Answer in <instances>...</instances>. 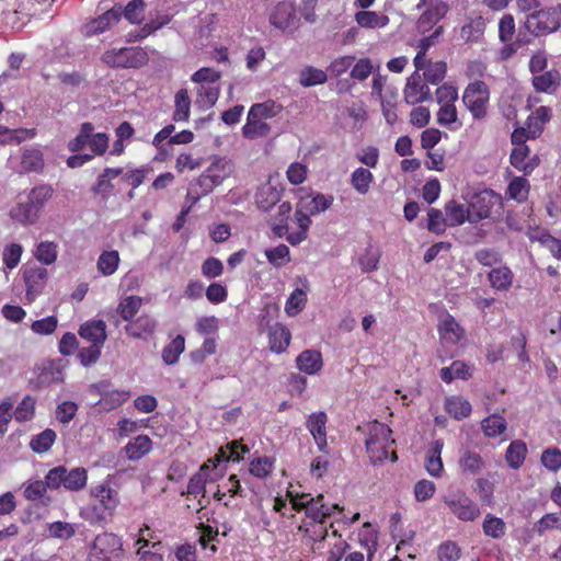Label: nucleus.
I'll list each match as a JSON object with an SVG mask.
<instances>
[{"instance_id": "a211bd4d", "label": "nucleus", "mask_w": 561, "mask_h": 561, "mask_svg": "<svg viewBox=\"0 0 561 561\" xmlns=\"http://www.w3.org/2000/svg\"><path fill=\"white\" fill-rule=\"evenodd\" d=\"M437 331L442 343L448 345H457L466 334L465 329L449 313L439 322Z\"/></svg>"}, {"instance_id": "4c0bfd02", "label": "nucleus", "mask_w": 561, "mask_h": 561, "mask_svg": "<svg viewBox=\"0 0 561 561\" xmlns=\"http://www.w3.org/2000/svg\"><path fill=\"white\" fill-rule=\"evenodd\" d=\"M443 447V439L434 440L428 450V456L426 457V471L434 478H440L444 471V466L440 457Z\"/></svg>"}, {"instance_id": "8fccbe9b", "label": "nucleus", "mask_w": 561, "mask_h": 561, "mask_svg": "<svg viewBox=\"0 0 561 561\" xmlns=\"http://www.w3.org/2000/svg\"><path fill=\"white\" fill-rule=\"evenodd\" d=\"M185 350V339L183 335H176L162 350V360L165 365H173L179 362L180 355Z\"/></svg>"}, {"instance_id": "2f4dec72", "label": "nucleus", "mask_w": 561, "mask_h": 561, "mask_svg": "<svg viewBox=\"0 0 561 561\" xmlns=\"http://www.w3.org/2000/svg\"><path fill=\"white\" fill-rule=\"evenodd\" d=\"M530 193V183L527 176H513L508 182L505 191L507 199H513L519 204L525 203L528 199Z\"/></svg>"}, {"instance_id": "ea45409f", "label": "nucleus", "mask_w": 561, "mask_h": 561, "mask_svg": "<svg viewBox=\"0 0 561 561\" xmlns=\"http://www.w3.org/2000/svg\"><path fill=\"white\" fill-rule=\"evenodd\" d=\"M528 449L525 442L520 439L513 440L505 453V461L512 469H519L526 459Z\"/></svg>"}, {"instance_id": "6e6552de", "label": "nucleus", "mask_w": 561, "mask_h": 561, "mask_svg": "<svg viewBox=\"0 0 561 561\" xmlns=\"http://www.w3.org/2000/svg\"><path fill=\"white\" fill-rule=\"evenodd\" d=\"M123 557V542L113 533L98 535L91 546V561H121Z\"/></svg>"}, {"instance_id": "603ef678", "label": "nucleus", "mask_w": 561, "mask_h": 561, "mask_svg": "<svg viewBox=\"0 0 561 561\" xmlns=\"http://www.w3.org/2000/svg\"><path fill=\"white\" fill-rule=\"evenodd\" d=\"M130 398V392L127 390H112L102 394L99 404L105 411H112Z\"/></svg>"}, {"instance_id": "c03bdc74", "label": "nucleus", "mask_w": 561, "mask_h": 561, "mask_svg": "<svg viewBox=\"0 0 561 561\" xmlns=\"http://www.w3.org/2000/svg\"><path fill=\"white\" fill-rule=\"evenodd\" d=\"M191 114V98L187 89H180L174 95V111L172 119L174 122H186Z\"/></svg>"}, {"instance_id": "393cba45", "label": "nucleus", "mask_w": 561, "mask_h": 561, "mask_svg": "<svg viewBox=\"0 0 561 561\" xmlns=\"http://www.w3.org/2000/svg\"><path fill=\"white\" fill-rule=\"evenodd\" d=\"M295 16L294 4L289 1L278 2L271 12L270 22L279 30H287Z\"/></svg>"}, {"instance_id": "4d7b16f0", "label": "nucleus", "mask_w": 561, "mask_h": 561, "mask_svg": "<svg viewBox=\"0 0 561 561\" xmlns=\"http://www.w3.org/2000/svg\"><path fill=\"white\" fill-rule=\"evenodd\" d=\"M483 433L488 437H497L506 431L507 423L499 414H492L481 422Z\"/></svg>"}, {"instance_id": "7ed1b4c3", "label": "nucleus", "mask_w": 561, "mask_h": 561, "mask_svg": "<svg viewBox=\"0 0 561 561\" xmlns=\"http://www.w3.org/2000/svg\"><path fill=\"white\" fill-rule=\"evenodd\" d=\"M290 504L297 512H305V518L302 520H324L330 519L334 510L342 511L337 504L331 506L324 503V495L318 494L312 496L310 493H297L293 494L289 492Z\"/></svg>"}, {"instance_id": "774afa93", "label": "nucleus", "mask_w": 561, "mask_h": 561, "mask_svg": "<svg viewBox=\"0 0 561 561\" xmlns=\"http://www.w3.org/2000/svg\"><path fill=\"white\" fill-rule=\"evenodd\" d=\"M540 461L549 471L557 472L561 469V449L550 447L542 451Z\"/></svg>"}, {"instance_id": "cd10ccee", "label": "nucleus", "mask_w": 561, "mask_h": 561, "mask_svg": "<svg viewBox=\"0 0 561 561\" xmlns=\"http://www.w3.org/2000/svg\"><path fill=\"white\" fill-rule=\"evenodd\" d=\"M333 201L334 198L332 195L317 193L313 196L308 195L301 197L297 204L308 211L309 215L314 216L329 209L332 206Z\"/></svg>"}, {"instance_id": "f3484780", "label": "nucleus", "mask_w": 561, "mask_h": 561, "mask_svg": "<svg viewBox=\"0 0 561 561\" xmlns=\"http://www.w3.org/2000/svg\"><path fill=\"white\" fill-rule=\"evenodd\" d=\"M122 16V7H114L95 19H92L84 25L87 36H93L104 33L112 25L119 22Z\"/></svg>"}, {"instance_id": "338daca9", "label": "nucleus", "mask_w": 561, "mask_h": 561, "mask_svg": "<svg viewBox=\"0 0 561 561\" xmlns=\"http://www.w3.org/2000/svg\"><path fill=\"white\" fill-rule=\"evenodd\" d=\"M461 557V549L457 542L446 540L437 548L438 561H458Z\"/></svg>"}, {"instance_id": "423d86ee", "label": "nucleus", "mask_w": 561, "mask_h": 561, "mask_svg": "<svg viewBox=\"0 0 561 561\" xmlns=\"http://www.w3.org/2000/svg\"><path fill=\"white\" fill-rule=\"evenodd\" d=\"M102 60L111 68H140L148 64L149 55L140 46L113 48L103 54Z\"/></svg>"}, {"instance_id": "f704fd0d", "label": "nucleus", "mask_w": 561, "mask_h": 561, "mask_svg": "<svg viewBox=\"0 0 561 561\" xmlns=\"http://www.w3.org/2000/svg\"><path fill=\"white\" fill-rule=\"evenodd\" d=\"M490 286L499 291H507L514 280V274L508 266L494 267L488 273Z\"/></svg>"}, {"instance_id": "4be33fe9", "label": "nucleus", "mask_w": 561, "mask_h": 561, "mask_svg": "<svg viewBox=\"0 0 561 561\" xmlns=\"http://www.w3.org/2000/svg\"><path fill=\"white\" fill-rule=\"evenodd\" d=\"M157 322L149 314H141L125 325V332L133 339H146L154 333Z\"/></svg>"}, {"instance_id": "412c9836", "label": "nucleus", "mask_w": 561, "mask_h": 561, "mask_svg": "<svg viewBox=\"0 0 561 561\" xmlns=\"http://www.w3.org/2000/svg\"><path fill=\"white\" fill-rule=\"evenodd\" d=\"M123 174L122 168H105L99 174L96 182L91 186V192L102 201H107L114 190L112 180Z\"/></svg>"}, {"instance_id": "0e129e2a", "label": "nucleus", "mask_w": 561, "mask_h": 561, "mask_svg": "<svg viewBox=\"0 0 561 561\" xmlns=\"http://www.w3.org/2000/svg\"><path fill=\"white\" fill-rule=\"evenodd\" d=\"M113 515L112 512L95 502L88 507L85 519L91 525H105L112 519Z\"/></svg>"}, {"instance_id": "1a4fd4ad", "label": "nucleus", "mask_w": 561, "mask_h": 561, "mask_svg": "<svg viewBox=\"0 0 561 561\" xmlns=\"http://www.w3.org/2000/svg\"><path fill=\"white\" fill-rule=\"evenodd\" d=\"M561 25V4L530 13L526 27L536 36L557 31Z\"/></svg>"}, {"instance_id": "6e6d98bb", "label": "nucleus", "mask_w": 561, "mask_h": 561, "mask_svg": "<svg viewBox=\"0 0 561 561\" xmlns=\"http://www.w3.org/2000/svg\"><path fill=\"white\" fill-rule=\"evenodd\" d=\"M482 529L485 536L500 539L505 535L506 524L502 518L486 514L482 523Z\"/></svg>"}, {"instance_id": "20e7f679", "label": "nucleus", "mask_w": 561, "mask_h": 561, "mask_svg": "<svg viewBox=\"0 0 561 561\" xmlns=\"http://www.w3.org/2000/svg\"><path fill=\"white\" fill-rule=\"evenodd\" d=\"M50 490L64 488L70 492H78L87 486L88 471L83 467L68 469L65 466H57L47 472Z\"/></svg>"}, {"instance_id": "5fc2aeb1", "label": "nucleus", "mask_w": 561, "mask_h": 561, "mask_svg": "<svg viewBox=\"0 0 561 561\" xmlns=\"http://www.w3.org/2000/svg\"><path fill=\"white\" fill-rule=\"evenodd\" d=\"M327 80L325 71L311 66L305 67L299 73V83L305 88L323 84Z\"/></svg>"}, {"instance_id": "a18cd8bd", "label": "nucleus", "mask_w": 561, "mask_h": 561, "mask_svg": "<svg viewBox=\"0 0 561 561\" xmlns=\"http://www.w3.org/2000/svg\"><path fill=\"white\" fill-rule=\"evenodd\" d=\"M142 306V298L136 295L127 296L117 305L116 312L118 316L128 323L135 319Z\"/></svg>"}, {"instance_id": "c9c22d12", "label": "nucleus", "mask_w": 561, "mask_h": 561, "mask_svg": "<svg viewBox=\"0 0 561 561\" xmlns=\"http://www.w3.org/2000/svg\"><path fill=\"white\" fill-rule=\"evenodd\" d=\"M23 277L26 286V297L33 300L42 289L47 277V271L42 267H32L24 272Z\"/></svg>"}, {"instance_id": "58836bf2", "label": "nucleus", "mask_w": 561, "mask_h": 561, "mask_svg": "<svg viewBox=\"0 0 561 561\" xmlns=\"http://www.w3.org/2000/svg\"><path fill=\"white\" fill-rule=\"evenodd\" d=\"M458 465L462 472L471 474H478L485 468V461L482 456L470 449L461 451Z\"/></svg>"}, {"instance_id": "f8f14e48", "label": "nucleus", "mask_w": 561, "mask_h": 561, "mask_svg": "<svg viewBox=\"0 0 561 561\" xmlns=\"http://www.w3.org/2000/svg\"><path fill=\"white\" fill-rule=\"evenodd\" d=\"M232 163L226 159H216L197 179L204 194L211 192L232 173Z\"/></svg>"}, {"instance_id": "473e14b6", "label": "nucleus", "mask_w": 561, "mask_h": 561, "mask_svg": "<svg viewBox=\"0 0 561 561\" xmlns=\"http://www.w3.org/2000/svg\"><path fill=\"white\" fill-rule=\"evenodd\" d=\"M445 412L453 419L460 421L467 419L472 411L470 402L460 396H450L444 402Z\"/></svg>"}, {"instance_id": "7c9ffc66", "label": "nucleus", "mask_w": 561, "mask_h": 561, "mask_svg": "<svg viewBox=\"0 0 561 561\" xmlns=\"http://www.w3.org/2000/svg\"><path fill=\"white\" fill-rule=\"evenodd\" d=\"M219 477L218 473L214 476L208 474V465H202L198 472L193 474L187 483L186 493L188 495L205 497L206 482L214 481Z\"/></svg>"}, {"instance_id": "6ab92c4d", "label": "nucleus", "mask_w": 561, "mask_h": 561, "mask_svg": "<svg viewBox=\"0 0 561 561\" xmlns=\"http://www.w3.org/2000/svg\"><path fill=\"white\" fill-rule=\"evenodd\" d=\"M283 187L278 183H273L270 179L262 184L255 193V203L264 211L270 210L276 205L282 196Z\"/></svg>"}, {"instance_id": "9d476101", "label": "nucleus", "mask_w": 561, "mask_h": 561, "mask_svg": "<svg viewBox=\"0 0 561 561\" xmlns=\"http://www.w3.org/2000/svg\"><path fill=\"white\" fill-rule=\"evenodd\" d=\"M443 502L460 522H473L481 515L478 504L462 491L443 496Z\"/></svg>"}, {"instance_id": "37998d69", "label": "nucleus", "mask_w": 561, "mask_h": 561, "mask_svg": "<svg viewBox=\"0 0 561 561\" xmlns=\"http://www.w3.org/2000/svg\"><path fill=\"white\" fill-rule=\"evenodd\" d=\"M445 214L447 217L448 226L456 227L469 221V205L466 207L454 199L445 204Z\"/></svg>"}, {"instance_id": "72a5a7b5", "label": "nucleus", "mask_w": 561, "mask_h": 561, "mask_svg": "<svg viewBox=\"0 0 561 561\" xmlns=\"http://www.w3.org/2000/svg\"><path fill=\"white\" fill-rule=\"evenodd\" d=\"M152 449V440L148 435H138L129 440L124 447L126 457L136 461L145 457Z\"/></svg>"}, {"instance_id": "4468645a", "label": "nucleus", "mask_w": 561, "mask_h": 561, "mask_svg": "<svg viewBox=\"0 0 561 561\" xmlns=\"http://www.w3.org/2000/svg\"><path fill=\"white\" fill-rule=\"evenodd\" d=\"M404 101L410 105L423 103L432 99L428 83L420 72L414 71L407 80L403 89Z\"/></svg>"}, {"instance_id": "a878e982", "label": "nucleus", "mask_w": 561, "mask_h": 561, "mask_svg": "<svg viewBox=\"0 0 561 561\" xmlns=\"http://www.w3.org/2000/svg\"><path fill=\"white\" fill-rule=\"evenodd\" d=\"M447 13V5L439 2L428 7L419 18L416 26L419 32L426 33L432 30Z\"/></svg>"}, {"instance_id": "c756f323", "label": "nucleus", "mask_w": 561, "mask_h": 561, "mask_svg": "<svg viewBox=\"0 0 561 561\" xmlns=\"http://www.w3.org/2000/svg\"><path fill=\"white\" fill-rule=\"evenodd\" d=\"M473 366L465 363L463 360H454L450 366L443 367L439 370L440 379L450 383L455 379L468 380L472 377Z\"/></svg>"}, {"instance_id": "aec40b11", "label": "nucleus", "mask_w": 561, "mask_h": 561, "mask_svg": "<svg viewBox=\"0 0 561 561\" xmlns=\"http://www.w3.org/2000/svg\"><path fill=\"white\" fill-rule=\"evenodd\" d=\"M91 496L96 503L108 510L113 514L115 513L119 504V495L117 490L110 485L108 481H104L98 485L91 488Z\"/></svg>"}, {"instance_id": "39448f33", "label": "nucleus", "mask_w": 561, "mask_h": 561, "mask_svg": "<svg viewBox=\"0 0 561 561\" xmlns=\"http://www.w3.org/2000/svg\"><path fill=\"white\" fill-rule=\"evenodd\" d=\"M490 95V88L482 80H474L465 88L462 103L473 119L483 121L488 116Z\"/></svg>"}, {"instance_id": "9b49d317", "label": "nucleus", "mask_w": 561, "mask_h": 561, "mask_svg": "<svg viewBox=\"0 0 561 561\" xmlns=\"http://www.w3.org/2000/svg\"><path fill=\"white\" fill-rule=\"evenodd\" d=\"M502 204V197L493 190H483L476 193L469 202V221L477 224L482 219L489 218L495 206Z\"/></svg>"}, {"instance_id": "f257e3e1", "label": "nucleus", "mask_w": 561, "mask_h": 561, "mask_svg": "<svg viewBox=\"0 0 561 561\" xmlns=\"http://www.w3.org/2000/svg\"><path fill=\"white\" fill-rule=\"evenodd\" d=\"M53 195L54 188L49 184H41L27 193L19 194L15 205L9 211L10 218L23 226L35 224Z\"/></svg>"}, {"instance_id": "bf43d9fd", "label": "nucleus", "mask_w": 561, "mask_h": 561, "mask_svg": "<svg viewBox=\"0 0 561 561\" xmlns=\"http://www.w3.org/2000/svg\"><path fill=\"white\" fill-rule=\"evenodd\" d=\"M56 433L50 428L44 430L42 433L34 436L30 443L33 451L43 454L48 451L56 440Z\"/></svg>"}, {"instance_id": "c85d7f7f", "label": "nucleus", "mask_w": 561, "mask_h": 561, "mask_svg": "<svg viewBox=\"0 0 561 561\" xmlns=\"http://www.w3.org/2000/svg\"><path fill=\"white\" fill-rule=\"evenodd\" d=\"M291 340L290 331L283 324L276 323L268 331L270 350L276 354L284 353Z\"/></svg>"}, {"instance_id": "49530a36", "label": "nucleus", "mask_w": 561, "mask_h": 561, "mask_svg": "<svg viewBox=\"0 0 561 561\" xmlns=\"http://www.w3.org/2000/svg\"><path fill=\"white\" fill-rule=\"evenodd\" d=\"M560 73L557 70H549L541 75L534 76L533 85L538 92L550 93L560 84Z\"/></svg>"}, {"instance_id": "79ce46f5", "label": "nucleus", "mask_w": 561, "mask_h": 561, "mask_svg": "<svg viewBox=\"0 0 561 561\" xmlns=\"http://www.w3.org/2000/svg\"><path fill=\"white\" fill-rule=\"evenodd\" d=\"M355 21L364 28H381L389 24L388 15L367 10L357 12L355 14Z\"/></svg>"}, {"instance_id": "13d9d810", "label": "nucleus", "mask_w": 561, "mask_h": 561, "mask_svg": "<svg viewBox=\"0 0 561 561\" xmlns=\"http://www.w3.org/2000/svg\"><path fill=\"white\" fill-rule=\"evenodd\" d=\"M447 65L445 61H428L424 68V80L433 85L439 84L446 76Z\"/></svg>"}, {"instance_id": "e2e57ef3", "label": "nucleus", "mask_w": 561, "mask_h": 561, "mask_svg": "<svg viewBox=\"0 0 561 561\" xmlns=\"http://www.w3.org/2000/svg\"><path fill=\"white\" fill-rule=\"evenodd\" d=\"M36 399L30 394L25 396L15 408L13 414L18 422H26L35 415Z\"/></svg>"}, {"instance_id": "3c124183", "label": "nucleus", "mask_w": 561, "mask_h": 561, "mask_svg": "<svg viewBox=\"0 0 561 561\" xmlns=\"http://www.w3.org/2000/svg\"><path fill=\"white\" fill-rule=\"evenodd\" d=\"M528 237L530 241H538L542 247L549 250L554 259L561 260V239L551 236L547 231L536 234L529 233Z\"/></svg>"}, {"instance_id": "a19ab883", "label": "nucleus", "mask_w": 561, "mask_h": 561, "mask_svg": "<svg viewBox=\"0 0 561 561\" xmlns=\"http://www.w3.org/2000/svg\"><path fill=\"white\" fill-rule=\"evenodd\" d=\"M374 180V174L368 169L359 167L352 172L350 183L359 195H366Z\"/></svg>"}, {"instance_id": "69168bd1", "label": "nucleus", "mask_w": 561, "mask_h": 561, "mask_svg": "<svg viewBox=\"0 0 561 561\" xmlns=\"http://www.w3.org/2000/svg\"><path fill=\"white\" fill-rule=\"evenodd\" d=\"M57 244L51 241L41 242L34 252V256L37 261L45 265H50L57 260Z\"/></svg>"}, {"instance_id": "0eeeda50", "label": "nucleus", "mask_w": 561, "mask_h": 561, "mask_svg": "<svg viewBox=\"0 0 561 561\" xmlns=\"http://www.w3.org/2000/svg\"><path fill=\"white\" fill-rule=\"evenodd\" d=\"M524 131L522 129L520 135L517 131L512 135L514 148L510 154V163L515 170L522 172L525 176H529L539 167L540 158L538 154L530 156V148L523 138Z\"/></svg>"}, {"instance_id": "dca6fc26", "label": "nucleus", "mask_w": 561, "mask_h": 561, "mask_svg": "<svg viewBox=\"0 0 561 561\" xmlns=\"http://www.w3.org/2000/svg\"><path fill=\"white\" fill-rule=\"evenodd\" d=\"M328 525L332 528L333 524L329 519L324 520H301L298 531L302 534L307 546H313L321 542L328 536Z\"/></svg>"}, {"instance_id": "680f3d73", "label": "nucleus", "mask_w": 561, "mask_h": 561, "mask_svg": "<svg viewBox=\"0 0 561 561\" xmlns=\"http://www.w3.org/2000/svg\"><path fill=\"white\" fill-rule=\"evenodd\" d=\"M94 130V126L90 122H85L81 125L79 134L69 141L68 149L72 152H79L90 145L91 133Z\"/></svg>"}, {"instance_id": "5701e85b", "label": "nucleus", "mask_w": 561, "mask_h": 561, "mask_svg": "<svg viewBox=\"0 0 561 561\" xmlns=\"http://www.w3.org/2000/svg\"><path fill=\"white\" fill-rule=\"evenodd\" d=\"M296 365L300 371L316 375L323 367L322 354L317 350H305L297 356Z\"/></svg>"}, {"instance_id": "f03ea898", "label": "nucleus", "mask_w": 561, "mask_h": 561, "mask_svg": "<svg viewBox=\"0 0 561 561\" xmlns=\"http://www.w3.org/2000/svg\"><path fill=\"white\" fill-rule=\"evenodd\" d=\"M392 431L389 426L375 422L369 428V435L366 439V449L373 465L383 460H397V454L393 449L394 439L391 438Z\"/></svg>"}, {"instance_id": "de8ad7c7", "label": "nucleus", "mask_w": 561, "mask_h": 561, "mask_svg": "<svg viewBox=\"0 0 561 561\" xmlns=\"http://www.w3.org/2000/svg\"><path fill=\"white\" fill-rule=\"evenodd\" d=\"M220 89L218 85L201 84L196 91V104L202 110L211 108L218 98Z\"/></svg>"}, {"instance_id": "09e8293b", "label": "nucleus", "mask_w": 561, "mask_h": 561, "mask_svg": "<svg viewBox=\"0 0 561 561\" xmlns=\"http://www.w3.org/2000/svg\"><path fill=\"white\" fill-rule=\"evenodd\" d=\"M271 127L263 122L262 117L251 118L250 112L245 125L242 127V134L245 138L255 139L259 137H266L270 134Z\"/></svg>"}, {"instance_id": "864d4df0", "label": "nucleus", "mask_w": 561, "mask_h": 561, "mask_svg": "<svg viewBox=\"0 0 561 561\" xmlns=\"http://www.w3.org/2000/svg\"><path fill=\"white\" fill-rule=\"evenodd\" d=\"M119 264V254L117 251H104L98 259V270L104 276L113 275Z\"/></svg>"}, {"instance_id": "b1692460", "label": "nucleus", "mask_w": 561, "mask_h": 561, "mask_svg": "<svg viewBox=\"0 0 561 561\" xmlns=\"http://www.w3.org/2000/svg\"><path fill=\"white\" fill-rule=\"evenodd\" d=\"M171 22V16L168 14H157L154 19L144 24L139 30L131 31L127 34V42L135 43L147 38L158 30L162 28Z\"/></svg>"}, {"instance_id": "052dcab7", "label": "nucleus", "mask_w": 561, "mask_h": 561, "mask_svg": "<svg viewBox=\"0 0 561 561\" xmlns=\"http://www.w3.org/2000/svg\"><path fill=\"white\" fill-rule=\"evenodd\" d=\"M307 304V294L301 288H296L285 304V311L289 317L299 314Z\"/></svg>"}, {"instance_id": "e433bc0d", "label": "nucleus", "mask_w": 561, "mask_h": 561, "mask_svg": "<svg viewBox=\"0 0 561 561\" xmlns=\"http://www.w3.org/2000/svg\"><path fill=\"white\" fill-rule=\"evenodd\" d=\"M551 118V108L548 106L537 107L527 118L528 136L537 138L543 131V126Z\"/></svg>"}, {"instance_id": "ddd939ff", "label": "nucleus", "mask_w": 561, "mask_h": 561, "mask_svg": "<svg viewBox=\"0 0 561 561\" xmlns=\"http://www.w3.org/2000/svg\"><path fill=\"white\" fill-rule=\"evenodd\" d=\"M35 377L31 379L34 389L47 388L64 381V371L59 360H44L34 368Z\"/></svg>"}, {"instance_id": "2eb2a0df", "label": "nucleus", "mask_w": 561, "mask_h": 561, "mask_svg": "<svg viewBox=\"0 0 561 561\" xmlns=\"http://www.w3.org/2000/svg\"><path fill=\"white\" fill-rule=\"evenodd\" d=\"M328 415L324 411L311 413L306 422V427L314 439L321 453L328 454L327 439Z\"/></svg>"}, {"instance_id": "bb28decb", "label": "nucleus", "mask_w": 561, "mask_h": 561, "mask_svg": "<svg viewBox=\"0 0 561 561\" xmlns=\"http://www.w3.org/2000/svg\"><path fill=\"white\" fill-rule=\"evenodd\" d=\"M79 335L91 344L103 346L106 340V324L103 320L88 321L80 327Z\"/></svg>"}]
</instances>
